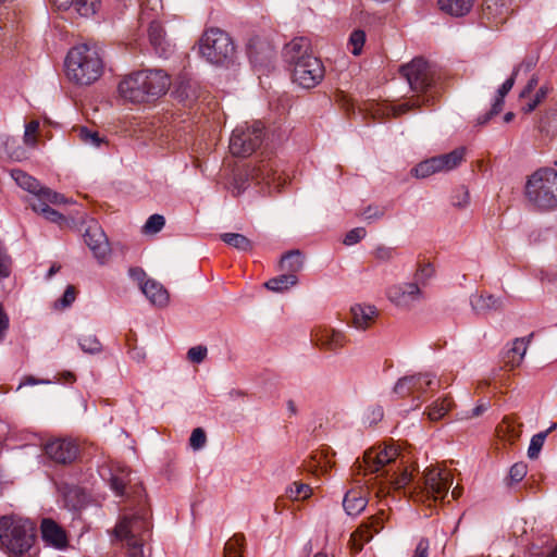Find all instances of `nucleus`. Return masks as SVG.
Segmentation results:
<instances>
[{"label": "nucleus", "mask_w": 557, "mask_h": 557, "mask_svg": "<svg viewBox=\"0 0 557 557\" xmlns=\"http://www.w3.org/2000/svg\"><path fill=\"white\" fill-rule=\"evenodd\" d=\"M397 450L394 447H385L379 451L369 450L364 454V470L369 473H377L384 476L396 490L408 488V494L414 499L442 500L448 494L453 485L454 476L450 471L441 468H428L424 472L423 487L411 484L412 475L406 469L398 472L394 467Z\"/></svg>", "instance_id": "f257e3e1"}, {"label": "nucleus", "mask_w": 557, "mask_h": 557, "mask_svg": "<svg viewBox=\"0 0 557 557\" xmlns=\"http://www.w3.org/2000/svg\"><path fill=\"white\" fill-rule=\"evenodd\" d=\"M310 42L299 37L285 45L283 57L292 66L294 83L302 88L315 87L324 77V66L320 59L309 53Z\"/></svg>", "instance_id": "f03ea898"}, {"label": "nucleus", "mask_w": 557, "mask_h": 557, "mask_svg": "<svg viewBox=\"0 0 557 557\" xmlns=\"http://www.w3.org/2000/svg\"><path fill=\"white\" fill-rule=\"evenodd\" d=\"M170 85V78L162 70H141L124 77L119 84V92L129 102L144 103L164 95Z\"/></svg>", "instance_id": "7ed1b4c3"}, {"label": "nucleus", "mask_w": 557, "mask_h": 557, "mask_svg": "<svg viewBox=\"0 0 557 557\" xmlns=\"http://www.w3.org/2000/svg\"><path fill=\"white\" fill-rule=\"evenodd\" d=\"M102 70L103 61L97 45H77L66 55V76L76 84L89 85L94 83L101 76Z\"/></svg>", "instance_id": "20e7f679"}, {"label": "nucleus", "mask_w": 557, "mask_h": 557, "mask_svg": "<svg viewBox=\"0 0 557 557\" xmlns=\"http://www.w3.org/2000/svg\"><path fill=\"white\" fill-rule=\"evenodd\" d=\"M36 540V525L28 519L17 516L0 518V544L12 556L27 553Z\"/></svg>", "instance_id": "39448f33"}, {"label": "nucleus", "mask_w": 557, "mask_h": 557, "mask_svg": "<svg viewBox=\"0 0 557 557\" xmlns=\"http://www.w3.org/2000/svg\"><path fill=\"white\" fill-rule=\"evenodd\" d=\"M400 73L408 82L411 90L417 92V99L396 107L394 109L395 115L404 114L413 106L428 104L433 100V96L426 92L433 85L434 72L424 59L414 58L410 63L400 67Z\"/></svg>", "instance_id": "423d86ee"}, {"label": "nucleus", "mask_w": 557, "mask_h": 557, "mask_svg": "<svg viewBox=\"0 0 557 557\" xmlns=\"http://www.w3.org/2000/svg\"><path fill=\"white\" fill-rule=\"evenodd\" d=\"M528 201L539 210L557 208V171L542 168L531 174L524 186Z\"/></svg>", "instance_id": "0eeeda50"}, {"label": "nucleus", "mask_w": 557, "mask_h": 557, "mask_svg": "<svg viewBox=\"0 0 557 557\" xmlns=\"http://www.w3.org/2000/svg\"><path fill=\"white\" fill-rule=\"evenodd\" d=\"M200 52L208 62L221 65L233 58L235 47L225 32L211 28L200 39Z\"/></svg>", "instance_id": "6e6552de"}, {"label": "nucleus", "mask_w": 557, "mask_h": 557, "mask_svg": "<svg viewBox=\"0 0 557 557\" xmlns=\"http://www.w3.org/2000/svg\"><path fill=\"white\" fill-rule=\"evenodd\" d=\"M264 126L260 121L237 126L230 138V151L236 157H248L263 143Z\"/></svg>", "instance_id": "1a4fd4ad"}, {"label": "nucleus", "mask_w": 557, "mask_h": 557, "mask_svg": "<svg viewBox=\"0 0 557 557\" xmlns=\"http://www.w3.org/2000/svg\"><path fill=\"white\" fill-rule=\"evenodd\" d=\"M249 178L253 181L257 185L264 184L269 187L274 185L275 188H278L281 186V176H276V172L273 169V163L271 161H262L260 164L253 166L245 175L239 174L234 177L232 188V193L234 196H239L247 189V181Z\"/></svg>", "instance_id": "9d476101"}, {"label": "nucleus", "mask_w": 557, "mask_h": 557, "mask_svg": "<svg viewBox=\"0 0 557 557\" xmlns=\"http://www.w3.org/2000/svg\"><path fill=\"white\" fill-rule=\"evenodd\" d=\"M151 523L147 510L124 516L115 525L114 534L121 541L143 540L149 534Z\"/></svg>", "instance_id": "9b49d317"}, {"label": "nucleus", "mask_w": 557, "mask_h": 557, "mask_svg": "<svg viewBox=\"0 0 557 557\" xmlns=\"http://www.w3.org/2000/svg\"><path fill=\"white\" fill-rule=\"evenodd\" d=\"M438 387L440 381L435 380L433 374L419 373L400 377L394 386V393L400 397L416 395V398L420 399L426 391H434Z\"/></svg>", "instance_id": "f8f14e48"}, {"label": "nucleus", "mask_w": 557, "mask_h": 557, "mask_svg": "<svg viewBox=\"0 0 557 557\" xmlns=\"http://www.w3.org/2000/svg\"><path fill=\"white\" fill-rule=\"evenodd\" d=\"M11 177L21 188L35 195L36 199L41 197V199H47L53 205L67 202V199L63 195L48 187H42L35 177L30 176L29 174L20 169H13L11 171Z\"/></svg>", "instance_id": "ddd939ff"}, {"label": "nucleus", "mask_w": 557, "mask_h": 557, "mask_svg": "<svg viewBox=\"0 0 557 557\" xmlns=\"http://www.w3.org/2000/svg\"><path fill=\"white\" fill-rule=\"evenodd\" d=\"M139 23L141 26L145 24L148 25V38L149 42L154 49L156 53L159 57H168L170 52V44L165 37V30L161 23L154 20L151 14L147 11L146 8L141 9V13L139 16Z\"/></svg>", "instance_id": "4468645a"}, {"label": "nucleus", "mask_w": 557, "mask_h": 557, "mask_svg": "<svg viewBox=\"0 0 557 557\" xmlns=\"http://www.w3.org/2000/svg\"><path fill=\"white\" fill-rule=\"evenodd\" d=\"M83 237L84 242L98 260L102 261L108 257L110 252L109 242L106 233L97 221L90 220L87 222Z\"/></svg>", "instance_id": "2eb2a0df"}, {"label": "nucleus", "mask_w": 557, "mask_h": 557, "mask_svg": "<svg viewBox=\"0 0 557 557\" xmlns=\"http://www.w3.org/2000/svg\"><path fill=\"white\" fill-rule=\"evenodd\" d=\"M46 455L57 463H71L78 454V446L71 440L55 438L45 445Z\"/></svg>", "instance_id": "dca6fc26"}, {"label": "nucleus", "mask_w": 557, "mask_h": 557, "mask_svg": "<svg viewBox=\"0 0 557 557\" xmlns=\"http://www.w3.org/2000/svg\"><path fill=\"white\" fill-rule=\"evenodd\" d=\"M386 295L393 304L400 308H409L422 297L421 289L417 283H403L391 286Z\"/></svg>", "instance_id": "f3484780"}, {"label": "nucleus", "mask_w": 557, "mask_h": 557, "mask_svg": "<svg viewBox=\"0 0 557 557\" xmlns=\"http://www.w3.org/2000/svg\"><path fill=\"white\" fill-rule=\"evenodd\" d=\"M384 512L371 517L367 522L361 524L350 537V543L356 552L362 549L364 543L369 542L373 533H377L383 528Z\"/></svg>", "instance_id": "a211bd4d"}, {"label": "nucleus", "mask_w": 557, "mask_h": 557, "mask_svg": "<svg viewBox=\"0 0 557 557\" xmlns=\"http://www.w3.org/2000/svg\"><path fill=\"white\" fill-rule=\"evenodd\" d=\"M42 541L57 549H64L67 546L65 531L52 519L45 518L40 524Z\"/></svg>", "instance_id": "6ab92c4d"}, {"label": "nucleus", "mask_w": 557, "mask_h": 557, "mask_svg": "<svg viewBox=\"0 0 557 557\" xmlns=\"http://www.w3.org/2000/svg\"><path fill=\"white\" fill-rule=\"evenodd\" d=\"M312 341L317 346L327 350H338L345 344V336L342 332L327 326H319L312 333Z\"/></svg>", "instance_id": "aec40b11"}, {"label": "nucleus", "mask_w": 557, "mask_h": 557, "mask_svg": "<svg viewBox=\"0 0 557 557\" xmlns=\"http://www.w3.org/2000/svg\"><path fill=\"white\" fill-rule=\"evenodd\" d=\"M470 306L476 314H486L503 310L505 299L492 294H473L470 296Z\"/></svg>", "instance_id": "412c9836"}, {"label": "nucleus", "mask_w": 557, "mask_h": 557, "mask_svg": "<svg viewBox=\"0 0 557 557\" xmlns=\"http://www.w3.org/2000/svg\"><path fill=\"white\" fill-rule=\"evenodd\" d=\"M377 313L376 307L372 305L357 304L350 308L351 324L355 329L364 331L372 325Z\"/></svg>", "instance_id": "4be33fe9"}, {"label": "nucleus", "mask_w": 557, "mask_h": 557, "mask_svg": "<svg viewBox=\"0 0 557 557\" xmlns=\"http://www.w3.org/2000/svg\"><path fill=\"white\" fill-rule=\"evenodd\" d=\"M141 292L148 300L156 307H166L170 300L166 288L159 282L148 278L140 285Z\"/></svg>", "instance_id": "5701e85b"}, {"label": "nucleus", "mask_w": 557, "mask_h": 557, "mask_svg": "<svg viewBox=\"0 0 557 557\" xmlns=\"http://www.w3.org/2000/svg\"><path fill=\"white\" fill-rule=\"evenodd\" d=\"M368 504L366 492L362 488L348 491L343 499V507L347 515L357 516L364 510Z\"/></svg>", "instance_id": "b1692460"}, {"label": "nucleus", "mask_w": 557, "mask_h": 557, "mask_svg": "<svg viewBox=\"0 0 557 557\" xmlns=\"http://www.w3.org/2000/svg\"><path fill=\"white\" fill-rule=\"evenodd\" d=\"M509 7L505 5L503 0H485L483 4V15L495 23L503 24L510 14Z\"/></svg>", "instance_id": "393cba45"}, {"label": "nucleus", "mask_w": 557, "mask_h": 557, "mask_svg": "<svg viewBox=\"0 0 557 557\" xmlns=\"http://www.w3.org/2000/svg\"><path fill=\"white\" fill-rule=\"evenodd\" d=\"M53 4L60 10H66L74 7L82 16H89L96 13L100 0H52Z\"/></svg>", "instance_id": "a878e982"}, {"label": "nucleus", "mask_w": 557, "mask_h": 557, "mask_svg": "<svg viewBox=\"0 0 557 557\" xmlns=\"http://www.w3.org/2000/svg\"><path fill=\"white\" fill-rule=\"evenodd\" d=\"M304 267V256L299 250H290L282 256L280 269L288 274L299 272Z\"/></svg>", "instance_id": "bb28decb"}, {"label": "nucleus", "mask_w": 557, "mask_h": 557, "mask_svg": "<svg viewBox=\"0 0 557 557\" xmlns=\"http://www.w3.org/2000/svg\"><path fill=\"white\" fill-rule=\"evenodd\" d=\"M465 157V148H457L449 153L436 156L438 171L446 172L457 168Z\"/></svg>", "instance_id": "cd10ccee"}, {"label": "nucleus", "mask_w": 557, "mask_h": 557, "mask_svg": "<svg viewBox=\"0 0 557 557\" xmlns=\"http://www.w3.org/2000/svg\"><path fill=\"white\" fill-rule=\"evenodd\" d=\"M473 4V0H438L440 9L453 16H463Z\"/></svg>", "instance_id": "c85d7f7f"}, {"label": "nucleus", "mask_w": 557, "mask_h": 557, "mask_svg": "<svg viewBox=\"0 0 557 557\" xmlns=\"http://www.w3.org/2000/svg\"><path fill=\"white\" fill-rule=\"evenodd\" d=\"M297 282L298 278L295 274L285 273L270 278L264 285L272 292L282 293L295 286Z\"/></svg>", "instance_id": "c756f323"}, {"label": "nucleus", "mask_w": 557, "mask_h": 557, "mask_svg": "<svg viewBox=\"0 0 557 557\" xmlns=\"http://www.w3.org/2000/svg\"><path fill=\"white\" fill-rule=\"evenodd\" d=\"M221 239L225 244H227L240 251H248V250L252 249L251 240L248 239L245 235L239 234V233H224L221 235Z\"/></svg>", "instance_id": "7c9ffc66"}, {"label": "nucleus", "mask_w": 557, "mask_h": 557, "mask_svg": "<svg viewBox=\"0 0 557 557\" xmlns=\"http://www.w3.org/2000/svg\"><path fill=\"white\" fill-rule=\"evenodd\" d=\"M48 203H51L47 199L38 198L32 203V208L34 211L42 214L47 220L51 222H59L63 220V215L59 213L57 210L50 208Z\"/></svg>", "instance_id": "2f4dec72"}, {"label": "nucleus", "mask_w": 557, "mask_h": 557, "mask_svg": "<svg viewBox=\"0 0 557 557\" xmlns=\"http://www.w3.org/2000/svg\"><path fill=\"white\" fill-rule=\"evenodd\" d=\"M450 406V400L447 397L440 398L428 407L426 414L431 421H437L449 411Z\"/></svg>", "instance_id": "473e14b6"}, {"label": "nucleus", "mask_w": 557, "mask_h": 557, "mask_svg": "<svg viewBox=\"0 0 557 557\" xmlns=\"http://www.w3.org/2000/svg\"><path fill=\"white\" fill-rule=\"evenodd\" d=\"M435 157L426 159L417 164L412 170L411 174L418 178H425L434 173H438V165Z\"/></svg>", "instance_id": "72a5a7b5"}, {"label": "nucleus", "mask_w": 557, "mask_h": 557, "mask_svg": "<svg viewBox=\"0 0 557 557\" xmlns=\"http://www.w3.org/2000/svg\"><path fill=\"white\" fill-rule=\"evenodd\" d=\"M244 543L245 536L243 534H235L225 543L224 557H243Z\"/></svg>", "instance_id": "f704fd0d"}, {"label": "nucleus", "mask_w": 557, "mask_h": 557, "mask_svg": "<svg viewBox=\"0 0 557 557\" xmlns=\"http://www.w3.org/2000/svg\"><path fill=\"white\" fill-rule=\"evenodd\" d=\"M312 488L310 485L300 483V482H294L286 490V495L294 500L298 499H306L311 495Z\"/></svg>", "instance_id": "c9c22d12"}, {"label": "nucleus", "mask_w": 557, "mask_h": 557, "mask_svg": "<svg viewBox=\"0 0 557 557\" xmlns=\"http://www.w3.org/2000/svg\"><path fill=\"white\" fill-rule=\"evenodd\" d=\"M450 203L457 209H465L470 203L469 190L465 186L457 187L450 197Z\"/></svg>", "instance_id": "e433bc0d"}, {"label": "nucleus", "mask_w": 557, "mask_h": 557, "mask_svg": "<svg viewBox=\"0 0 557 557\" xmlns=\"http://www.w3.org/2000/svg\"><path fill=\"white\" fill-rule=\"evenodd\" d=\"M531 337L532 334L513 341L512 348L509 351L512 354L511 362L519 363L523 359Z\"/></svg>", "instance_id": "4c0bfd02"}, {"label": "nucleus", "mask_w": 557, "mask_h": 557, "mask_svg": "<svg viewBox=\"0 0 557 557\" xmlns=\"http://www.w3.org/2000/svg\"><path fill=\"white\" fill-rule=\"evenodd\" d=\"M366 42V33L361 29L354 30L348 40V49L354 55H359Z\"/></svg>", "instance_id": "58836bf2"}, {"label": "nucleus", "mask_w": 557, "mask_h": 557, "mask_svg": "<svg viewBox=\"0 0 557 557\" xmlns=\"http://www.w3.org/2000/svg\"><path fill=\"white\" fill-rule=\"evenodd\" d=\"M547 437V432H540L532 436L528 448V457L536 459Z\"/></svg>", "instance_id": "ea45409f"}, {"label": "nucleus", "mask_w": 557, "mask_h": 557, "mask_svg": "<svg viewBox=\"0 0 557 557\" xmlns=\"http://www.w3.org/2000/svg\"><path fill=\"white\" fill-rule=\"evenodd\" d=\"M81 349L88 354H97L101 351V344L95 335L82 336L78 339Z\"/></svg>", "instance_id": "a19ab883"}, {"label": "nucleus", "mask_w": 557, "mask_h": 557, "mask_svg": "<svg viewBox=\"0 0 557 557\" xmlns=\"http://www.w3.org/2000/svg\"><path fill=\"white\" fill-rule=\"evenodd\" d=\"M12 260L8 253L7 247L0 240V280L7 278L11 274Z\"/></svg>", "instance_id": "79ce46f5"}, {"label": "nucleus", "mask_w": 557, "mask_h": 557, "mask_svg": "<svg viewBox=\"0 0 557 557\" xmlns=\"http://www.w3.org/2000/svg\"><path fill=\"white\" fill-rule=\"evenodd\" d=\"M165 224V219L161 214H152L148 218L144 225V231L147 234H156L160 232Z\"/></svg>", "instance_id": "37998d69"}, {"label": "nucleus", "mask_w": 557, "mask_h": 557, "mask_svg": "<svg viewBox=\"0 0 557 557\" xmlns=\"http://www.w3.org/2000/svg\"><path fill=\"white\" fill-rule=\"evenodd\" d=\"M75 298H76L75 287L73 285H69L66 287L63 296L54 302V308L55 309L69 308L74 302Z\"/></svg>", "instance_id": "c03bdc74"}, {"label": "nucleus", "mask_w": 557, "mask_h": 557, "mask_svg": "<svg viewBox=\"0 0 557 557\" xmlns=\"http://www.w3.org/2000/svg\"><path fill=\"white\" fill-rule=\"evenodd\" d=\"M78 136L82 141H84L85 144H89L94 147H99L102 141L97 132H92L87 127H79Z\"/></svg>", "instance_id": "a18cd8bd"}, {"label": "nucleus", "mask_w": 557, "mask_h": 557, "mask_svg": "<svg viewBox=\"0 0 557 557\" xmlns=\"http://www.w3.org/2000/svg\"><path fill=\"white\" fill-rule=\"evenodd\" d=\"M207 442V436L205 431L201 428H196L193 430L191 435L189 437V445L194 450L201 449Z\"/></svg>", "instance_id": "49530a36"}, {"label": "nucleus", "mask_w": 557, "mask_h": 557, "mask_svg": "<svg viewBox=\"0 0 557 557\" xmlns=\"http://www.w3.org/2000/svg\"><path fill=\"white\" fill-rule=\"evenodd\" d=\"M208 355V349L206 346L198 345L188 349L187 359L193 363H201Z\"/></svg>", "instance_id": "de8ad7c7"}, {"label": "nucleus", "mask_w": 557, "mask_h": 557, "mask_svg": "<svg viewBox=\"0 0 557 557\" xmlns=\"http://www.w3.org/2000/svg\"><path fill=\"white\" fill-rule=\"evenodd\" d=\"M374 257L381 262H388L396 256V249L380 245L373 251Z\"/></svg>", "instance_id": "09e8293b"}, {"label": "nucleus", "mask_w": 557, "mask_h": 557, "mask_svg": "<svg viewBox=\"0 0 557 557\" xmlns=\"http://www.w3.org/2000/svg\"><path fill=\"white\" fill-rule=\"evenodd\" d=\"M516 77L517 76H513V74H511V76L507 78L497 90V95L495 97L494 102H499V107L502 109L504 106V98L513 87Z\"/></svg>", "instance_id": "8fccbe9b"}, {"label": "nucleus", "mask_w": 557, "mask_h": 557, "mask_svg": "<svg viewBox=\"0 0 557 557\" xmlns=\"http://www.w3.org/2000/svg\"><path fill=\"white\" fill-rule=\"evenodd\" d=\"M384 412L381 406L369 407L364 413V422L369 425L376 424L383 419Z\"/></svg>", "instance_id": "3c124183"}, {"label": "nucleus", "mask_w": 557, "mask_h": 557, "mask_svg": "<svg viewBox=\"0 0 557 557\" xmlns=\"http://www.w3.org/2000/svg\"><path fill=\"white\" fill-rule=\"evenodd\" d=\"M366 235H367L366 228L355 227L346 234V236L344 238V244L346 246H352V245L359 243L362 238H364Z\"/></svg>", "instance_id": "603ef678"}, {"label": "nucleus", "mask_w": 557, "mask_h": 557, "mask_svg": "<svg viewBox=\"0 0 557 557\" xmlns=\"http://www.w3.org/2000/svg\"><path fill=\"white\" fill-rule=\"evenodd\" d=\"M39 129L38 121H30L25 125L24 141L26 145L34 147L36 145L35 134Z\"/></svg>", "instance_id": "864d4df0"}, {"label": "nucleus", "mask_w": 557, "mask_h": 557, "mask_svg": "<svg viewBox=\"0 0 557 557\" xmlns=\"http://www.w3.org/2000/svg\"><path fill=\"white\" fill-rule=\"evenodd\" d=\"M527 474V465L523 462H517L511 466L509 470V478L511 482L518 483L523 480Z\"/></svg>", "instance_id": "5fc2aeb1"}, {"label": "nucleus", "mask_w": 557, "mask_h": 557, "mask_svg": "<svg viewBox=\"0 0 557 557\" xmlns=\"http://www.w3.org/2000/svg\"><path fill=\"white\" fill-rule=\"evenodd\" d=\"M384 214H385L384 208H380L376 206H369L362 212L364 220H367L369 222L380 220L384 216Z\"/></svg>", "instance_id": "6e6d98bb"}, {"label": "nucleus", "mask_w": 557, "mask_h": 557, "mask_svg": "<svg viewBox=\"0 0 557 557\" xmlns=\"http://www.w3.org/2000/svg\"><path fill=\"white\" fill-rule=\"evenodd\" d=\"M548 89L546 87H541L532 101L527 103V106L523 108V111L525 113H531L535 110V108L543 101V99L547 96Z\"/></svg>", "instance_id": "4d7b16f0"}, {"label": "nucleus", "mask_w": 557, "mask_h": 557, "mask_svg": "<svg viewBox=\"0 0 557 557\" xmlns=\"http://www.w3.org/2000/svg\"><path fill=\"white\" fill-rule=\"evenodd\" d=\"M143 540H132L126 542V545L128 547L127 549V557H144V546Z\"/></svg>", "instance_id": "13d9d810"}, {"label": "nucleus", "mask_w": 557, "mask_h": 557, "mask_svg": "<svg viewBox=\"0 0 557 557\" xmlns=\"http://www.w3.org/2000/svg\"><path fill=\"white\" fill-rule=\"evenodd\" d=\"M434 273L431 264H423L417 270L414 278L417 284H424Z\"/></svg>", "instance_id": "bf43d9fd"}, {"label": "nucleus", "mask_w": 557, "mask_h": 557, "mask_svg": "<svg viewBox=\"0 0 557 557\" xmlns=\"http://www.w3.org/2000/svg\"><path fill=\"white\" fill-rule=\"evenodd\" d=\"M110 487L115 492L116 496H123L125 493V481L123 478L112 474L110 478Z\"/></svg>", "instance_id": "052dcab7"}, {"label": "nucleus", "mask_w": 557, "mask_h": 557, "mask_svg": "<svg viewBox=\"0 0 557 557\" xmlns=\"http://www.w3.org/2000/svg\"><path fill=\"white\" fill-rule=\"evenodd\" d=\"M500 111L502 108L499 107V102H493L491 110L476 119V125H485L494 115H497Z\"/></svg>", "instance_id": "680f3d73"}, {"label": "nucleus", "mask_w": 557, "mask_h": 557, "mask_svg": "<svg viewBox=\"0 0 557 557\" xmlns=\"http://www.w3.org/2000/svg\"><path fill=\"white\" fill-rule=\"evenodd\" d=\"M430 542L428 539L422 537L418 542L413 555L411 557H428L429 556Z\"/></svg>", "instance_id": "e2e57ef3"}, {"label": "nucleus", "mask_w": 557, "mask_h": 557, "mask_svg": "<svg viewBox=\"0 0 557 557\" xmlns=\"http://www.w3.org/2000/svg\"><path fill=\"white\" fill-rule=\"evenodd\" d=\"M536 64V60L534 58H527L520 64L513 67L512 74L513 76H518L519 72H530Z\"/></svg>", "instance_id": "0e129e2a"}, {"label": "nucleus", "mask_w": 557, "mask_h": 557, "mask_svg": "<svg viewBox=\"0 0 557 557\" xmlns=\"http://www.w3.org/2000/svg\"><path fill=\"white\" fill-rule=\"evenodd\" d=\"M128 274L134 281L138 282L139 286L146 282V273L140 268H131Z\"/></svg>", "instance_id": "69168bd1"}, {"label": "nucleus", "mask_w": 557, "mask_h": 557, "mask_svg": "<svg viewBox=\"0 0 557 557\" xmlns=\"http://www.w3.org/2000/svg\"><path fill=\"white\" fill-rule=\"evenodd\" d=\"M9 327V318L0 308V341L4 337V333Z\"/></svg>", "instance_id": "338daca9"}, {"label": "nucleus", "mask_w": 557, "mask_h": 557, "mask_svg": "<svg viewBox=\"0 0 557 557\" xmlns=\"http://www.w3.org/2000/svg\"><path fill=\"white\" fill-rule=\"evenodd\" d=\"M539 79L536 76H532L530 81L528 82L527 86L523 88V90L520 92V97H527L537 85Z\"/></svg>", "instance_id": "774afa93"}]
</instances>
